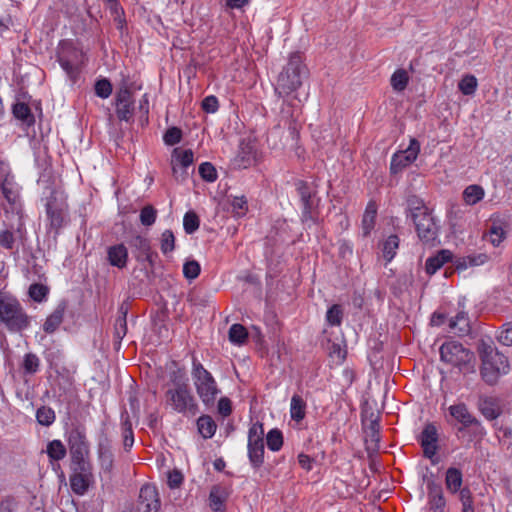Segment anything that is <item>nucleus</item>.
<instances>
[{
  "label": "nucleus",
  "instance_id": "1",
  "mask_svg": "<svg viewBox=\"0 0 512 512\" xmlns=\"http://www.w3.org/2000/svg\"><path fill=\"white\" fill-rule=\"evenodd\" d=\"M308 68L303 62L301 52H293L289 55L287 64L279 73L274 91L280 98H285L296 92L308 77Z\"/></svg>",
  "mask_w": 512,
  "mask_h": 512
},
{
  "label": "nucleus",
  "instance_id": "2",
  "mask_svg": "<svg viewBox=\"0 0 512 512\" xmlns=\"http://www.w3.org/2000/svg\"><path fill=\"white\" fill-rule=\"evenodd\" d=\"M477 350L482 362V379L489 385L496 384L499 376L509 371L508 358L497 350L491 340H481Z\"/></svg>",
  "mask_w": 512,
  "mask_h": 512
},
{
  "label": "nucleus",
  "instance_id": "3",
  "mask_svg": "<svg viewBox=\"0 0 512 512\" xmlns=\"http://www.w3.org/2000/svg\"><path fill=\"white\" fill-rule=\"evenodd\" d=\"M70 487L77 495H84L93 482L92 465L88 450H71Z\"/></svg>",
  "mask_w": 512,
  "mask_h": 512
},
{
  "label": "nucleus",
  "instance_id": "4",
  "mask_svg": "<svg viewBox=\"0 0 512 512\" xmlns=\"http://www.w3.org/2000/svg\"><path fill=\"white\" fill-rule=\"evenodd\" d=\"M0 322L12 333H20L30 326L31 318L20 302L0 293Z\"/></svg>",
  "mask_w": 512,
  "mask_h": 512
},
{
  "label": "nucleus",
  "instance_id": "5",
  "mask_svg": "<svg viewBox=\"0 0 512 512\" xmlns=\"http://www.w3.org/2000/svg\"><path fill=\"white\" fill-rule=\"evenodd\" d=\"M192 376L197 394L202 402L205 405L213 404L220 391L212 374L200 362H197L195 357H193Z\"/></svg>",
  "mask_w": 512,
  "mask_h": 512
},
{
  "label": "nucleus",
  "instance_id": "6",
  "mask_svg": "<svg viewBox=\"0 0 512 512\" xmlns=\"http://www.w3.org/2000/svg\"><path fill=\"white\" fill-rule=\"evenodd\" d=\"M172 381L175 384V388L167 390V402L179 413L190 412L195 414L197 411V404L191 394L187 382L178 379L176 376Z\"/></svg>",
  "mask_w": 512,
  "mask_h": 512
},
{
  "label": "nucleus",
  "instance_id": "7",
  "mask_svg": "<svg viewBox=\"0 0 512 512\" xmlns=\"http://www.w3.org/2000/svg\"><path fill=\"white\" fill-rule=\"evenodd\" d=\"M439 352L441 361L458 367L460 370H467L474 360L473 352L456 341L444 342Z\"/></svg>",
  "mask_w": 512,
  "mask_h": 512
},
{
  "label": "nucleus",
  "instance_id": "8",
  "mask_svg": "<svg viewBox=\"0 0 512 512\" xmlns=\"http://www.w3.org/2000/svg\"><path fill=\"white\" fill-rule=\"evenodd\" d=\"M45 206L50 228L55 231L56 237L68 223V206L56 191L51 192Z\"/></svg>",
  "mask_w": 512,
  "mask_h": 512
},
{
  "label": "nucleus",
  "instance_id": "9",
  "mask_svg": "<svg viewBox=\"0 0 512 512\" xmlns=\"http://www.w3.org/2000/svg\"><path fill=\"white\" fill-rule=\"evenodd\" d=\"M26 238L25 224L20 218L16 225L7 224L4 221L0 224V246L2 248L18 252L19 244L23 245Z\"/></svg>",
  "mask_w": 512,
  "mask_h": 512
},
{
  "label": "nucleus",
  "instance_id": "10",
  "mask_svg": "<svg viewBox=\"0 0 512 512\" xmlns=\"http://www.w3.org/2000/svg\"><path fill=\"white\" fill-rule=\"evenodd\" d=\"M297 194L302 204L301 220L303 223L316 222L317 201L316 191H314L307 182L298 180L295 183Z\"/></svg>",
  "mask_w": 512,
  "mask_h": 512
},
{
  "label": "nucleus",
  "instance_id": "11",
  "mask_svg": "<svg viewBox=\"0 0 512 512\" xmlns=\"http://www.w3.org/2000/svg\"><path fill=\"white\" fill-rule=\"evenodd\" d=\"M413 222L415 224L417 235L424 244L434 246L436 243H439L437 240L439 227L431 213L419 218L415 215Z\"/></svg>",
  "mask_w": 512,
  "mask_h": 512
},
{
  "label": "nucleus",
  "instance_id": "12",
  "mask_svg": "<svg viewBox=\"0 0 512 512\" xmlns=\"http://www.w3.org/2000/svg\"><path fill=\"white\" fill-rule=\"evenodd\" d=\"M116 115L120 121L130 122L134 117V98L127 86L121 87L115 95Z\"/></svg>",
  "mask_w": 512,
  "mask_h": 512
},
{
  "label": "nucleus",
  "instance_id": "13",
  "mask_svg": "<svg viewBox=\"0 0 512 512\" xmlns=\"http://www.w3.org/2000/svg\"><path fill=\"white\" fill-rule=\"evenodd\" d=\"M419 151V142L415 138H412L410 140V145L406 150L399 151L393 155L390 163V172L392 174H397L401 172L404 168H406L416 160Z\"/></svg>",
  "mask_w": 512,
  "mask_h": 512
},
{
  "label": "nucleus",
  "instance_id": "14",
  "mask_svg": "<svg viewBox=\"0 0 512 512\" xmlns=\"http://www.w3.org/2000/svg\"><path fill=\"white\" fill-rule=\"evenodd\" d=\"M160 499L155 486L145 484L139 492L137 512H158Z\"/></svg>",
  "mask_w": 512,
  "mask_h": 512
},
{
  "label": "nucleus",
  "instance_id": "15",
  "mask_svg": "<svg viewBox=\"0 0 512 512\" xmlns=\"http://www.w3.org/2000/svg\"><path fill=\"white\" fill-rule=\"evenodd\" d=\"M129 245L139 262L147 261L153 265L157 253L152 251L150 240L142 235H135L129 240Z\"/></svg>",
  "mask_w": 512,
  "mask_h": 512
},
{
  "label": "nucleus",
  "instance_id": "16",
  "mask_svg": "<svg viewBox=\"0 0 512 512\" xmlns=\"http://www.w3.org/2000/svg\"><path fill=\"white\" fill-rule=\"evenodd\" d=\"M256 151L254 146L245 141H241L239 150L235 158L233 159V166L237 169H246L255 163Z\"/></svg>",
  "mask_w": 512,
  "mask_h": 512
},
{
  "label": "nucleus",
  "instance_id": "17",
  "mask_svg": "<svg viewBox=\"0 0 512 512\" xmlns=\"http://www.w3.org/2000/svg\"><path fill=\"white\" fill-rule=\"evenodd\" d=\"M69 448H87L89 442L86 436L84 425L79 422H72L66 430Z\"/></svg>",
  "mask_w": 512,
  "mask_h": 512
},
{
  "label": "nucleus",
  "instance_id": "18",
  "mask_svg": "<svg viewBox=\"0 0 512 512\" xmlns=\"http://www.w3.org/2000/svg\"><path fill=\"white\" fill-rule=\"evenodd\" d=\"M230 496V491L222 485L212 486L209 494V505L213 512H226V502Z\"/></svg>",
  "mask_w": 512,
  "mask_h": 512
},
{
  "label": "nucleus",
  "instance_id": "19",
  "mask_svg": "<svg viewBox=\"0 0 512 512\" xmlns=\"http://www.w3.org/2000/svg\"><path fill=\"white\" fill-rule=\"evenodd\" d=\"M363 425L365 448H378L381 439L378 416H375L374 413L372 412L370 415L369 425H366L364 421Z\"/></svg>",
  "mask_w": 512,
  "mask_h": 512
},
{
  "label": "nucleus",
  "instance_id": "20",
  "mask_svg": "<svg viewBox=\"0 0 512 512\" xmlns=\"http://www.w3.org/2000/svg\"><path fill=\"white\" fill-rule=\"evenodd\" d=\"M67 306V301L61 300L56 306V308L53 310V312L50 315H48L43 324V330L45 333L52 334L59 328V326L63 322Z\"/></svg>",
  "mask_w": 512,
  "mask_h": 512
},
{
  "label": "nucleus",
  "instance_id": "21",
  "mask_svg": "<svg viewBox=\"0 0 512 512\" xmlns=\"http://www.w3.org/2000/svg\"><path fill=\"white\" fill-rule=\"evenodd\" d=\"M12 114L15 119L20 121L23 129L33 127L35 124V117L28 104L17 101L12 106Z\"/></svg>",
  "mask_w": 512,
  "mask_h": 512
},
{
  "label": "nucleus",
  "instance_id": "22",
  "mask_svg": "<svg viewBox=\"0 0 512 512\" xmlns=\"http://www.w3.org/2000/svg\"><path fill=\"white\" fill-rule=\"evenodd\" d=\"M453 254L450 250H440L436 255L429 257L425 263V271L429 275L435 274L445 263L452 260Z\"/></svg>",
  "mask_w": 512,
  "mask_h": 512
},
{
  "label": "nucleus",
  "instance_id": "23",
  "mask_svg": "<svg viewBox=\"0 0 512 512\" xmlns=\"http://www.w3.org/2000/svg\"><path fill=\"white\" fill-rule=\"evenodd\" d=\"M429 493H428V503L430 506V510L433 512H444L446 501L443 496V491L441 486L430 483L428 486Z\"/></svg>",
  "mask_w": 512,
  "mask_h": 512
},
{
  "label": "nucleus",
  "instance_id": "24",
  "mask_svg": "<svg viewBox=\"0 0 512 512\" xmlns=\"http://www.w3.org/2000/svg\"><path fill=\"white\" fill-rule=\"evenodd\" d=\"M108 260L112 266L124 268L127 264L128 251L124 244H117L108 248Z\"/></svg>",
  "mask_w": 512,
  "mask_h": 512
},
{
  "label": "nucleus",
  "instance_id": "25",
  "mask_svg": "<svg viewBox=\"0 0 512 512\" xmlns=\"http://www.w3.org/2000/svg\"><path fill=\"white\" fill-rule=\"evenodd\" d=\"M450 414L464 426L479 427V422L474 418L464 404H457L450 407Z\"/></svg>",
  "mask_w": 512,
  "mask_h": 512
},
{
  "label": "nucleus",
  "instance_id": "26",
  "mask_svg": "<svg viewBox=\"0 0 512 512\" xmlns=\"http://www.w3.org/2000/svg\"><path fill=\"white\" fill-rule=\"evenodd\" d=\"M449 327L458 336H464L470 333V320L466 313L459 312L454 318H451Z\"/></svg>",
  "mask_w": 512,
  "mask_h": 512
},
{
  "label": "nucleus",
  "instance_id": "27",
  "mask_svg": "<svg viewBox=\"0 0 512 512\" xmlns=\"http://www.w3.org/2000/svg\"><path fill=\"white\" fill-rule=\"evenodd\" d=\"M377 216V205L375 202L370 201L365 209L362 218V234L367 237L374 228Z\"/></svg>",
  "mask_w": 512,
  "mask_h": 512
},
{
  "label": "nucleus",
  "instance_id": "28",
  "mask_svg": "<svg viewBox=\"0 0 512 512\" xmlns=\"http://www.w3.org/2000/svg\"><path fill=\"white\" fill-rule=\"evenodd\" d=\"M489 260V256L485 253L471 254L457 260L455 267L457 270H464L468 267L480 266Z\"/></svg>",
  "mask_w": 512,
  "mask_h": 512
},
{
  "label": "nucleus",
  "instance_id": "29",
  "mask_svg": "<svg viewBox=\"0 0 512 512\" xmlns=\"http://www.w3.org/2000/svg\"><path fill=\"white\" fill-rule=\"evenodd\" d=\"M438 440L437 428L434 424H427L420 435L421 448H438L436 446Z\"/></svg>",
  "mask_w": 512,
  "mask_h": 512
},
{
  "label": "nucleus",
  "instance_id": "30",
  "mask_svg": "<svg viewBox=\"0 0 512 512\" xmlns=\"http://www.w3.org/2000/svg\"><path fill=\"white\" fill-rule=\"evenodd\" d=\"M248 448H264V429L262 424L255 423L250 427Z\"/></svg>",
  "mask_w": 512,
  "mask_h": 512
},
{
  "label": "nucleus",
  "instance_id": "31",
  "mask_svg": "<svg viewBox=\"0 0 512 512\" xmlns=\"http://www.w3.org/2000/svg\"><path fill=\"white\" fill-rule=\"evenodd\" d=\"M173 157H177V161L179 162L181 166V181H184L187 178V171L186 169L192 165L194 160V155L191 149H186L182 152H179V149L176 148L173 151Z\"/></svg>",
  "mask_w": 512,
  "mask_h": 512
},
{
  "label": "nucleus",
  "instance_id": "32",
  "mask_svg": "<svg viewBox=\"0 0 512 512\" xmlns=\"http://www.w3.org/2000/svg\"><path fill=\"white\" fill-rule=\"evenodd\" d=\"M291 418L297 422L304 419L306 414V402L300 395H293L290 407Z\"/></svg>",
  "mask_w": 512,
  "mask_h": 512
},
{
  "label": "nucleus",
  "instance_id": "33",
  "mask_svg": "<svg viewBox=\"0 0 512 512\" xmlns=\"http://www.w3.org/2000/svg\"><path fill=\"white\" fill-rule=\"evenodd\" d=\"M479 409L483 416L488 420H494L500 415L498 405L491 398L481 399L479 402Z\"/></svg>",
  "mask_w": 512,
  "mask_h": 512
},
{
  "label": "nucleus",
  "instance_id": "34",
  "mask_svg": "<svg viewBox=\"0 0 512 512\" xmlns=\"http://www.w3.org/2000/svg\"><path fill=\"white\" fill-rule=\"evenodd\" d=\"M446 486L451 493L460 492L462 485V473L456 468H449L446 472Z\"/></svg>",
  "mask_w": 512,
  "mask_h": 512
},
{
  "label": "nucleus",
  "instance_id": "35",
  "mask_svg": "<svg viewBox=\"0 0 512 512\" xmlns=\"http://www.w3.org/2000/svg\"><path fill=\"white\" fill-rule=\"evenodd\" d=\"M127 312L121 310V315L117 317L114 325V339L116 349L120 348L121 340L127 334V321H126Z\"/></svg>",
  "mask_w": 512,
  "mask_h": 512
},
{
  "label": "nucleus",
  "instance_id": "36",
  "mask_svg": "<svg viewBox=\"0 0 512 512\" xmlns=\"http://www.w3.org/2000/svg\"><path fill=\"white\" fill-rule=\"evenodd\" d=\"M199 433L204 438H211L217 428L215 421L208 415H203L197 420Z\"/></svg>",
  "mask_w": 512,
  "mask_h": 512
},
{
  "label": "nucleus",
  "instance_id": "37",
  "mask_svg": "<svg viewBox=\"0 0 512 512\" xmlns=\"http://www.w3.org/2000/svg\"><path fill=\"white\" fill-rule=\"evenodd\" d=\"M408 210L410 212L412 220L415 219V215L417 218L430 213L429 209L425 206L422 199L417 196H412L408 199Z\"/></svg>",
  "mask_w": 512,
  "mask_h": 512
},
{
  "label": "nucleus",
  "instance_id": "38",
  "mask_svg": "<svg viewBox=\"0 0 512 512\" xmlns=\"http://www.w3.org/2000/svg\"><path fill=\"white\" fill-rule=\"evenodd\" d=\"M122 427H123V445L125 448H131L134 444V435L132 425L129 420V414L125 410L121 414Z\"/></svg>",
  "mask_w": 512,
  "mask_h": 512
},
{
  "label": "nucleus",
  "instance_id": "39",
  "mask_svg": "<svg viewBox=\"0 0 512 512\" xmlns=\"http://www.w3.org/2000/svg\"><path fill=\"white\" fill-rule=\"evenodd\" d=\"M399 247V237L395 234H392L387 237V239L383 243V256L387 262H390L396 255V250Z\"/></svg>",
  "mask_w": 512,
  "mask_h": 512
},
{
  "label": "nucleus",
  "instance_id": "40",
  "mask_svg": "<svg viewBox=\"0 0 512 512\" xmlns=\"http://www.w3.org/2000/svg\"><path fill=\"white\" fill-rule=\"evenodd\" d=\"M228 334L230 342L236 345L244 344L248 338V331L241 324H233Z\"/></svg>",
  "mask_w": 512,
  "mask_h": 512
},
{
  "label": "nucleus",
  "instance_id": "41",
  "mask_svg": "<svg viewBox=\"0 0 512 512\" xmlns=\"http://www.w3.org/2000/svg\"><path fill=\"white\" fill-rule=\"evenodd\" d=\"M484 196V190L479 185H470L463 192V198L469 205L479 202Z\"/></svg>",
  "mask_w": 512,
  "mask_h": 512
},
{
  "label": "nucleus",
  "instance_id": "42",
  "mask_svg": "<svg viewBox=\"0 0 512 512\" xmlns=\"http://www.w3.org/2000/svg\"><path fill=\"white\" fill-rule=\"evenodd\" d=\"M28 294L33 301L41 303L47 299L49 288L41 283H33L29 287Z\"/></svg>",
  "mask_w": 512,
  "mask_h": 512
},
{
  "label": "nucleus",
  "instance_id": "43",
  "mask_svg": "<svg viewBox=\"0 0 512 512\" xmlns=\"http://www.w3.org/2000/svg\"><path fill=\"white\" fill-rule=\"evenodd\" d=\"M55 418L54 410L48 406H41L36 411V420L42 426H50Z\"/></svg>",
  "mask_w": 512,
  "mask_h": 512
},
{
  "label": "nucleus",
  "instance_id": "44",
  "mask_svg": "<svg viewBox=\"0 0 512 512\" xmlns=\"http://www.w3.org/2000/svg\"><path fill=\"white\" fill-rule=\"evenodd\" d=\"M408 74L403 69L396 70L391 76V86L396 91H403L408 84Z\"/></svg>",
  "mask_w": 512,
  "mask_h": 512
},
{
  "label": "nucleus",
  "instance_id": "45",
  "mask_svg": "<svg viewBox=\"0 0 512 512\" xmlns=\"http://www.w3.org/2000/svg\"><path fill=\"white\" fill-rule=\"evenodd\" d=\"M477 85V79L475 76L466 75L458 83V88L464 95L470 96L475 93Z\"/></svg>",
  "mask_w": 512,
  "mask_h": 512
},
{
  "label": "nucleus",
  "instance_id": "46",
  "mask_svg": "<svg viewBox=\"0 0 512 512\" xmlns=\"http://www.w3.org/2000/svg\"><path fill=\"white\" fill-rule=\"evenodd\" d=\"M160 249L165 255L175 249V236L170 229H167L162 233L160 239Z\"/></svg>",
  "mask_w": 512,
  "mask_h": 512
},
{
  "label": "nucleus",
  "instance_id": "47",
  "mask_svg": "<svg viewBox=\"0 0 512 512\" xmlns=\"http://www.w3.org/2000/svg\"><path fill=\"white\" fill-rule=\"evenodd\" d=\"M139 218L143 226H152L157 218V210L152 205H146L141 209Z\"/></svg>",
  "mask_w": 512,
  "mask_h": 512
},
{
  "label": "nucleus",
  "instance_id": "48",
  "mask_svg": "<svg viewBox=\"0 0 512 512\" xmlns=\"http://www.w3.org/2000/svg\"><path fill=\"white\" fill-rule=\"evenodd\" d=\"M200 225L198 215L193 211H188L183 218V227L187 234H193Z\"/></svg>",
  "mask_w": 512,
  "mask_h": 512
},
{
  "label": "nucleus",
  "instance_id": "49",
  "mask_svg": "<svg viewBox=\"0 0 512 512\" xmlns=\"http://www.w3.org/2000/svg\"><path fill=\"white\" fill-rule=\"evenodd\" d=\"M343 318V310L341 305L334 304L332 305L326 313V320L331 326H339L342 322Z\"/></svg>",
  "mask_w": 512,
  "mask_h": 512
},
{
  "label": "nucleus",
  "instance_id": "50",
  "mask_svg": "<svg viewBox=\"0 0 512 512\" xmlns=\"http://www.w3.org/2000/svg\"><path fill=\"white\" fill-rule=\"evenodd\" d=\"M39 366H40V360L36 354L27 353L24 356L22 367L24 369L25 374H30V375L35 374L38 371Z\"/></svg>",
  "mask_w": 512,
  "mask_h": 512
},
{
  "label": "nucleus",
  "instance_id": "51",
  "mask_svg": "<svg viewBox=\"0 0 512 512\" xmlns=\"http://www.w3.org/2000/svg\"><path fill=\"white\" fill-rule=\"evenodd\" d=\"M94 89L98 97L106 99L112 93V84L108 79L102 78L96 81Z\"/></svg>",
  "mask_w": 512,
  "mask_h": 512
},
{
  "label": "nucleus",
  "instance_id": "52",
  "mask_svg": "<svg viewBox=\"0 0 512 512\" xmlns=\"http://www.w3.org/2000/svg\"><path fill=\"white\" fill-rule=\"evenodd\" d=\"M199 175L207 182H214L217 179V171L210 162H203L199 166Z\"/></svg>",
  "mask_w": 512,
  "mask_h": 512
},
{
  "label": "nucleus",
  "instance_id": "53",
  "mask_svg": "<svg viewBox=\"0 0 512 512\" xmlns=\"http://www.w3.org/2000/svg\"><path fill=\"white\" fill-rule=\"evenodd\" d=\"M459 500L462 504V512H474L472 493L468 487L460 490Z\"/></svg>",
  "mask_w": 512,
  "mask_h": 512
},
{
  "label": "nucleus",
  "instance_id": "54",
  "mask_svg": "<svg viewBox=\"0 0 512 512\" xmlns=\"http://www.w3.org/2000/svg\"><path fill=\"white\" fill-rule=\"evenodd\" d=\"M182 139V130L178 127H170L166 130L163 140L166 145L174 146L178 144Z\"/></svg>",
  "mask_w": 512,
  "mask_h": 512
},
{
  "label": "nucleus",
  "instance_id": "55",
  "mask_svg": "<svg viewBox=\"0 0 512 512\" xmlns=\"http://www.w3.org/2000/svg\"><path fill=\"white\" fill-rule=\"evenodd\" d=\"M266 443L268 448H281L283 445V434L277 429H271L266 435Z\"/></svg>",
  "mask_w": 512,
  "mask_h": 512
},
{
  "label": "nucleus",
  "instance_id": "56",
  "mask_svg": "<svg viewBox=\"0 0 512 512\" xmlns=\"http://www.w3.org/2000/svg\"><path fill=\"white\" fill-rule=\"evenodd\" d=\"M58 61L62 69L66 72L67 76L71 79V81L76 82L77 77L79 75L78 67H76L74 64L70 62V60L63 56H59Z\"/></svg>",
  "mask_w": 512,
  "mask_h": 512
},
{
  "label": "nucleus",
  "instance_id": "57",
  "mask_svg": "<svg viewBox=\"0 0 512 512\" xmlns=\"http://www.w3.org/2000/svg\"><path fill=\"white\" fill-rule=\"evenodd\" d=\"M200 271V264L196 260L186 261L183 265V274L185 278L189 280L197 278L200 274Z\"/></svg>",
  "mask_w": 512,
  "mask_h": 512
},
{
  "label": "nucleus",
  "instance_id": "58",
  "mask_svg": "<svg viewBox=\"0 0 512 512\" xmlns=\"http://www.w3.org/2000/svg\"><path fill=\"white\" fill-rule=\"evenodd\" d=\"M497 340L502 345L512 346V322L505 323L501 326Z\"/></svg>",
  "mask_w": 512,
  "mask_h": 512
},
{
  "label": "nucleus",
  "instance_id": "59",
  "mask_svg": "<svg viewBox=\"0 0 512 512\" xmlns=\"http://www.w3.org/2000/svg\"><path fill=\"white\" fill-rule=\"evenodd\" d=\"M0 184L5 199L10 204H15L17 201V193L14 191L12 183L7 178H0Z\"/></svg>",
  "mask_w": 512,
  "mask_h": 512
},
{
  "label": "nucleus",
  "instance_id": "60",
  "mask_svg": "<svg viewBox=\"0 0 512 512\" xmlns=\"http://www.w3.org/2000/svg\"><path fill=\"white\" fill-rule=\"evenodd\" d=\"M231 208L235 216H244L248 210L246 198L244 196L234 197L231 202Z\"/></svg>",
  "mask_w": 512,
  "mask_h": 512
},
{
  "label": "nucleus",
  "instance_id": "61",
  "mask_svg": "<svg viewBox=\"0 0 512 512\" xmlns=\"http://www.w3.org/2000/svg\"><path fill=\"white\" fill-rule=\"evenodd\" d=\"M201 106L206 113H215L219 108V102L216 96L210 95L203 99Z\"/></svg>",
  "mask_w": 512,
  "mask_h": 512
},
{
  "label": "nucleus",
  "instance_id": "62",
  "mask_svg": "<svg viewBox=\"0 0 512 512\" xmlns=\"http://www.w3.org/2000/svg\"><path fill=\"white\" fill-rule=\"evenodd\" d=\"M99 460L102 469L110 471L113 466V455L111 450H99Z\"/></svg>",
  "mask_w": 512,
  "mask_h": 512
},
{
  "label": "nucleus",
  "instance_id": "63",
  "mask_svg": "<svg viewBox=\"0 0 512 512\" xmlns=\"http://www.w3.org/2000/svg\"><path fill=\"white\" fill-rule=\"evenodd\" d=\"M183 482V475L179 470L168 472L167 484L171 489L179 488Z\"/></svg>",
  "mask_w": 512,
  "mask_h": 512
},
{
  "label": "nucleus",
  "instance_id": "64",
  "mask_svg": "<svg viewBox=\"0 0 512 512\" xmlns=\"http://www.w3.org/2000/svg\"><path fill=\"white\" fill-rule=\"evenodd\" d=\"M489 234H490V242L493 244V246H498L504 236H505V232L503 230L502 227L500 226H492L489 230Z\"/></svg>",
  "mask_w": 512,
  "mask_h": 512
}]
</instances>
